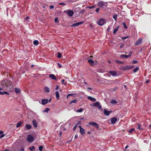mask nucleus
Masks as SVG:
<instances>
[{"mask_svg": "<svg viewBox=\"0 0 151 151\" xmlns=\"http://www.w3.org/2000/svg\"><path fill=\"white\" fill-rule=\"evenodd\" d=\"M134 67V66L132 65H125V66H121L120 67V69L122 70H127L131 69Z\"/></svg>", "mask_w": 151, "mask_h": 151, "instance_id": "1", "label": "nucleus"}, {"mask_svg": "<svg viewBox=\"0 0 151 151\" xmlns=\"http://www.w3.org/2000/svg\"><path fill=\"white\" fill-rule=\"evenodd\" d=\"M99 6L100 7H104L105 6H107L108 4L106 2H104L103 1H100L98 3Z\"/></svg>", "mask_w": 151, "mask_h": 151, "instance_id": "2", "label": "nucleus"}, {"mask_svg": "<svg viewBox=\"0 0 151 151\" xmlns=\"http://www.w3.org/2000/svg\"><path fill=\"white\" fill-rule=\"evenodd\" d=\"M105 20L103 19H100L98 22L97 24L100 26H102L106 23Z\"/></svg>", "mask_w": 151, "mask_h": 151, "instance_id": "3", "label": "nucleus"}, {"mask_svg": "<svg viewBox=\"0 0 151 151\" xmlns=\"http://www.w3.org/2000/svg\"><path fill=\"white\" fill-rule=\"evenodd\" d=\"M88 124L92 125L93 126H94L97 129H99V125L98 124L94 122H91L88 123Z\"/></svg>", "mask_w": 151, "mask_h": 151, "instance_id": "4", "label": "nucleus"}, {"mask_svg": "<svg viewBox=\"0 0 151 151\" xmlns=\"http://www.w3.org/2000/svg\"><path fill=\"white\" fill-rule=\"evenodd\" d=\"M94 106L96 107L99 109L102 108V106L99 102L97 101L96 103H94L93 104Z\"/></svg>", "mask_w": 151, "mask_h": 151, "instance_id": "5", "label": "nucleus"}, {"mask_svg": "<svg viewBox=\"0 0 151 151\" xmlns=\"http://www.w3.org/2000/svg\"><path fill=\"white\" fill-rule=\"evenodd\" d=\"M33 139V137L30 135H28L27 137V141L30 142H32Z\"/></svg>", "mask_w": 151, "mask_h": 151, "instance_id": "6", "label": "nucleus"}, {"mask_svg": "<svg viewBox=\"0 0 151 151\" xmlns=\"http://www.w3.org/2000/svg\"><path fill=\"white\" fill-rule=\"evenodd\" d=\"M7 81L6 80H4L2 81L1 83V85L4 87H5L8 86V84L6 83Z\"/></svg>", "mask_w": 151, "mask_h": 151, "instance_id": "7", "label": "nucleus"}, {"mask_svg": "<svg viewBox=\"0 0 151 151\" xmlns=\"http://www.w3.org/2000/svg\"><path fill=\"white\" fill-rule=\"evenodd\" d=\"M142 42V39L141 38H139L135 43V46H138L140 45Z\"/></svg>", "mask_w": 151, "mask_h": 151, "instance_id": "8", "label": "nucleus"}, {"mask_svg": "<svg viewBox=\"0 0 151 151\" xmlns=\"http://www.w3.org/2000/svg\"><path fill=\"white\" fill-rule=\"evenodd\" d=\"M65 11H65L64 12L65 13ZM66 11H68V12H67L68 15L70 17L72 16L74 14L72 10H66Z\"/></svg>", "mask_w": 151, "mask_h": 151, "instance_id": "9", "label": "nucleus"}, {"mask_svg": "<svg viewBox=\"0 0 151 151\" xmlns=\"http://www.w3.org/2000/svg\"><path fill=\"white\" fill-rule=\"evenodd\" d=\"M112 112L111 111H108L107 110L104 109V114L106 116H108Z\"/></svg>", "mask_w": 151, "mask_h": 151, "instance_id": "10", "label": "nucleus"}, {"mask_svg": "<svg viewBox=\"0 0 151 151\" xmlns=\"http://www.w3.org/2000/svg\"><path fill=\"white\" fill-rule=\"evenodd\" d=\"M83 22H77L75 23H74L73 24H72L70 25L71 27H77L78 25L82 24H83Z\"/></svg>", "mask_w": 151, "mask_h": 151, "instance_id": "11", "label": "nucleus"}, {"mask_svg": "<svg viewBox=\"0 0 151 151\" xmlns=\"http://www.w3.org/2000/svg\"><path fill=\"white\" fill-rule=\"evenodd\" d=\"M49 77L51 78V79L53 80H57V78L55 76L52 74H51L49 75Z\"/></svg>", "mask_w": 151, "mask_h": 151, "instance_id": "12", "label": "nucleus"}, {"mask_svg": "<svg viewBox=\"0 0 151 151\" xmlns=\"http://www.w3.org/2000/svg\"><path fill=\"white\" fill-rule=\"evenodd\" d=\"M109 73L113 76H116L117 73L116 71H111L109 72Z\"/></svg>", "mask_w": 151, "mask_h": 151, "instance_id": "13", "label": "nucleus"}, {"mask_svg": "<svg viewBox=\"0 0 151 151\" xmlns=\"http://www.w3.org/2000/svg\"><path fill=\"white\" fill-rule=\"evenodd\" d=\"M88 62L92 66H94L95 65L94 62L92 59H89L88 60Z\"/></svg>", "mask_w": 151, "mask_h": 151, "instance_id": "14", "label": "nucleus"}, {"mask_svg": "<svg viewBox=\"0 0 151 151\" xmlns=\"http://www.w3.org/2000/svg\"><path fill=\"white\" fill-rule=\"evenodd\" d=\"M48 101L47 99H43L41 101L42 104L45 105L47 103Z\"/></svg>", "mask_w": 151, "mask_h": 151, "instance_id": "15", "label": "nucleus"}, {"mask_svg": "<svg viewBox=\"0 0 151 151\" xmlns=\"http://www.w3.org/2000/svg\"><path fill=\"white\" fill-rule=\"evenodd\" d=\"M117 119L116 117H113L111 119V122L113 124L115 123V122L117 121Z\"/></svg>", "mask_w": 151, "mask_h": 151, "instance_id": "16", "label": "nucleus"}, {"mask_svg": "<svg viewBox=\"0 0 151 151\" xmlns=\"http://www.w3.org/2000/svg\"><path fill=\"white\" fill-rule=\"evenodd\" d=\"M32 123H33L34 126L35 127H37V126H38L37 124V123L36 120H33L32 121Z\"/></svg>", "mask_w": 151, "mask_h": 151, "instance_id": "17", "label": "nucleus"}, {"mask_svg": "<svg viewBox=\"0 0 151 151\" xmlns=\"http://www.w3.org/2000/svg\"><path fill=\"white\" fill-rule=\"evenodd\" d=\"M87 98L89 100L93 101H95L96 100V99L95 98L89 96H88L87 97Z\"/></svg>", "mask_w": 151, "mask_h": 151, "instance_id": "18", "label": "nucleus"}, {"mask_svg": "<svg viewBox=\"0 0 151 151\" xmlns=\"http://www.w3.org/2000/svg\"><path fill=\"white\" fill-rule=\"evenodd\" d=\"M80 132L82 135H83L85 134V130L82 127H81L80 129Z\"/></svg>", "mask_w": 151, "mask_h": 151, "instance_id": "19", "label": "nucleus"}, {"mask_svg": "<svg viewBox=\"0 0 151 151\" xmlns=\"http://www.w3.org/2000/svg\"><path fill=\"white\" fill-rule=\"evenodd\" d=\"M24 127H25L27 130H29L32 128L31 125L28 124H26L25 125Z\"/></svg>", "mask_w": 151, "mask_h": 151, "instance_id": "20", "label": "nucleus"}, {"mask_svg": "<svg viewBox=\"0 0 151 151\" xmlns=\"http://www.w3.org/2000/svg\"><path fill=\"white\" fill-rule=\"evenodd\" d=\"M44 91L46 93H49L50 92V89L47 87H45L44 89Z\"/></svg>", "mask_w": 151, "mask_h": 151, "instance_id": "21", "label": "nucleus"}, {"mask_svg": "<svg viewBox=\"0 0 151 151\" xmlns=\"http://www.w3.org/2000/svg\"><path fill=\"white\" fill-rule=\"evenodd\" d=\"M120 57L121 58H128L129 57V56L124 54H122L120 55Z\"/></svg>", "mask_w": 151, "mask_h": 151, "instance_id": "22", "label": "nucleus"}, {"mask_svg": "<svg viewBox=\"0 0 151 151\" xmlns=\"http://www.w3.org/2000/svg\"><path fill=\"white\" fill-rule=\"evenodd\" d=\"M22 124V122L21 121H19L17 123V124L16 125V127L17 128H18L19 127L21 126Z\"/></svg>", "mask_w": 151, "mask_h": 151, "instance_id": "23", "label": "nucleus"}, {"mask_svg": "<svg viewBox=\"0 0 151 151\" xmlns=\"http://www.w3.org/2000/svg\"><path fill=\"white\" fill-rule=\"evenodd\" d=\"M15 92L17 93H20V91L19 89L17 88H16L15 89Z\"/></svg>", "mask_w": 151, "mask_h": 151, "instance_id": "24", "label": "nucleus"}, {"mask_svg": "<svg viewBox=\"0 0 151 151\" xmlns=\"http://www.w3.org/2000/svg\"><path fill=\"white\" fill-rule=\"evenodd\" d=\"M55 94L57 99H58L60 97L59 92L58 91H56L55 92Z\"/></svg>", "mask_w": 151, "mask_h": 151, "instance_id": "25", "label": "nucleus"}, {"mask_svg": "<svg viewBox=\"0 0 151 151\" xmlns=\"http://www.w3.org/2000/svg\"><path fill=\"white\" fill-rule=\"evenodd\" d=\"M77 100L76 99H75V100H73L70 101L69 102V104H71L72 103L76 104L77 103Z\"/></svg>", "mask_w": 151, "mask_h": 151, "instance_id": "26", "label": "nucleus"}, {"mask_svg": "<svg viewBox=\"0 0 151 151\" xmlns=\"http://www.w3.org/2000/svg\"><path fill=\"white\" fill-rule=\"evenodd\" d=\"M39 42L37 40H35L33 41V44L35 46H37L38 45Z\"/></svg>", "mask_w": 151, "mask_h": 151, "instance_id": "27", "label": "nucleus"}, {"mask_svg": "<svg viewBox=\"0 0 151 151\" xmlns=\"http://www.w3.org/2000/svg\"><path fill=\"white\" fill-rule=\"evenodd\" d=\"M118 30V27H117L115 28L113 32V33L114 34H116V32Z\"/></svg>", "mask_w": 151, "mask_h": 151, "instance_id": "28", "label": "nucleus"}, {"mask_svg": "<svg viewBox=\"0 0 151 151\" xmlns=\"http://www.w3.org/2000/svg\"><path fill=\"white\" fill-rule=\"evenodd\" d=\"M119 83V81L118 80H113V82L112 83L117 84Z\"/></svg>", "mask_w": 151, "mask_h": 151, "instance_id": "29", "label": "nucleus"}, {"mask_svg": "<svg viewBox=\"0 0 151 151\" xmlns=\"http://www.w3.org/2000/svg\"><path fill=\"white\" fill-rule=\"evenodd\" d=\"M119 45H120V49L122 48L124 46V44L123 43H122L121 42L119 43Z\"/></svg>", "mask_w": 151, "mask_h": 151, "instance_id": "30", "label": "nucleus"}, {"mask_svg": "<svg viewBox=\"0 0 151 151\" xmlns=\"http://www.w3.org/2000/svg\"><path fill=\"white\" fill-rule=\"evenodd\" d=\"M139 69V67H137L133 70V71L134 72V73H136V72L138 71Z\"/></svg>", "mask_w": 151, "mask_h": 151, "instance_id": "31", "label": "nucleus"}, {"mask_svg": "<svg viewBox=\"0 0 151 151\" xmlns=\"http://www.w3.org/2000/svg\"><path fill=\"white\" fill-rule=\"evenodd\" d=\"M83 111V109L82 108H80L79 109L77 110L76 111L77 112H81Z\"/></svg>", "mask_w": 151, "mask_h": 151, "instance_id": "32", "label": "nucleus"}, {"mask_svg": "<svg viewBox=\"0 0 151 151\" xmlns=\"http://www.w3.org/2000/svg\"><path fill=\"white\" fill-rule=\"evenodd\" d=\"M111 104H116L117 103V101L116 100L113 99L111 101Z\"/></svg>", "mask_w": 151, "mask_h": 151, "instance_id": "33", "label": "nucleus"}, {"mask_svg": "<svg viewBox=\"0 0 151 151\" xmlns=\"http://www.w3.org/2000/svg\"><path fill=\"white\" fill-rule=\"evenodd\" d=\"M50 109L49 108H47L45 110H43V112L44 113L47 112L48 113Z\"/></svg>", "mask_w": 151, "mask_h": 151, "instance_id": "34", "label": "nucleus"}, {"mask_svg": "<svg viewBox=\"0 0 151 151\" xmlns=\"http://www.w3.org/2000/svg\"><path fill=\"white\" fill-rule=\"evenodd\" d=\"M61 56H62V55L59 52H58L57 53V57L58 58H60L61 57Z\"/></svg>", "mask_w": 151, "mask_h": 151, "instance_id": "35", "label": "nucleus"}, {"mask_svg": "<svg viewBox=\"0 0 151 151\" xmlns=\"http://www.w3.org/2000/svg\"><path fill=\"white\" fill-rule=\"evenodd\" d=\"M118 88L117 87H115L114 88H112L111 90V91H115Z\"/></svg>", "mask_w": 151, "mask_h": 151, "instance_id": "36", "label": "nucleus"}, {"mask_svg": "<svg viewBox=\"0 0 151 151\" xmlns=\"http://www.w3.org/2000/svg\"><path fill=\"white\" fill-rule=\"evenodd\" d=\"M43 146H40L39 147V150L40 151H42L43 149Z\"/></svg>", "mask_w": 151, "mask_h": 151, "instance_id": "37", "label": "nucleus"}, {"mask_svg": "<svg viewBox=\"0 0 151 151\" xmlns=\"http://www.w3.org/2000/svg\"><path fill=\"white\" fill-rule=\"evenodd\" d=\"M35 147L33 146H32L31 147H30L29 148V150L31 151H32L33 150H35Z\"/></svg>", "mask_w": 151, "mask_h": 151, "instance_id": "38", "label": "nucleus"}, {"mask_svg": "<svg viewBox=\"0 0 151 151\" xmlns=\"http://www.w3.org/2000/svg\"><path fill=\"white\" fill-rule=\"evenodd\" d=\"M58 17H55V22L56 23H58Z\"/></svg>", "mask_w": 151, "mask_h": 151, "instance_id": "39", "label": "nucleus"}, {"mask_svg": "<svg viewBox=\"0 0 151 151\" xmlns=\"http://www.w3.org/2000/svg\"><path fill=\"white\" fill-rule=\"evenodd\" d=\"M95 7H96V6L95 5L92 6H89L88 7V8L90 9H93V8H95Z\"/></svg>", "mask_w": 151, "mask_h": 151, "instance_id": "40", "label": "nucleus"}, {"mask_svg": "<svg viewBox=\"0 0 151 151\" xmlns=\"http://www.w3.org/2000/svg\"><path fill=\"white\" fill-rule=\"evenodd\" d=\"M117 15L116 14L114 15L113 17V18L115 19L116 21L117 20Z\"/></svg>", "mask_w": 151, "mask_h": 151, "instance_id": "41", "label": "nucleus"}, {"mask_svg": "<svg viewBox=\"0 0 151 151\" xmlns=\"http://www.w3.org/2000/svg\"><path fill=\"white\" fill-rule=\"evenodd\" d=\"M111 27L110 26H109L107 28V32H109V30H110V29H111Z\"/></svg>", "mask_w": 151, "mask_h": 151, "instance_id": "42", "label": "nucleus"}, {"mask_svg": "<svg viewBox=\"0 0 151 151\" xmlns=\"http://www.w3.org/2000/svg\"><path fill=\"white\" fill-rule=\"evenodd\" d=\"M106 81L108 83H112L113 82L112 80H106Z\"/></svg>", "mask_w": 151, "mask_h": 151, "instance_id": "43", "label": "nucleus"}, {"mask_svg": "<svg viewBox=\"0 0 151 151\" xmlns=\"http://www.w3.org/2000/svg\"><path fill=\"white\" fill-rule=\"evenodd\" d=\"M135 130L134 129L132 128L129 131V133H132L133 131Z\"/></svg>", "mask_w": 151, "mask_h": 151, "instance_id": "44", "label": "nucleus"}, {"mask_svg": "<svg viewBox=\"0 0 151 151\" xmlns=\"http://www.w3.org/2000/svg\"><path fill=\"white\" fill-rule=\"evenodd\" d=\"M123 25L124 26V27L125 29H127V27L125 23L123 22Z\"/></svg>", "mask_w": 151, "mask_h": 151, "instance_id": "45", "label": "nucleus"}, {"mask_svg": "<svg viewBox=\"0 0 151 151\" xmlns=\"http://www.w3.org/2000/svg\"><path fill=\"white\" fill-rule=\"evenodd\" d=\"M75 94H74V93H70L68 95L67 97H68V96H73L74 95H75Z\"/></svg>", "mask_w": 151, "mask_h": 151, "instance_id": "46", "label": "nucleus"}, {"mask_svg": "<svg viewBox=\"0 0 151 151\" xmlns=\"http://www.w3.org/2000/svg\"><path fill=\"white\" fill-rule=\"evenodd\" d=\"M137 62V61L136 60H134L132 62V63L133 64L136 63Z\"/></svg>", "mask_w": 151, "mask_h": 151, "instance_id": "47", "label": "nucleus"}, {"mask_svg": "<svg viewBox=\"0 0 151 151\" xmlns=\"http://www.w3.org/2000/svg\"><path fill=\"white\" fill-rule=\"evenodd\" d=\"M59 4L60 5H63V6H65L66 5V4L65 3H59Z\"/></svg>", "mask_w": 151, "mask_h": 151, "instance_id": "48", "label": "nucleus"}, {"mask_svg": "<svg viewBox=\"0 0 151 151\" xmlns=\"http://www.w3.org/2000/svg\"><path fill=\"white\" fill-rule=\"evenodd\" d=\"M132 53V51H130L129 52V55H128V56H129V57H130Z\"/></svg>", "mask_w": 151, "mask_h": 151, "instance_id": "49", "label": "nucleus"}, {"mask_svg": "<svg viewBox=\"0 0 151 151\" xmlns=\"http://www.w3.org/2000/svg\"><path fill=\"white\" fill-rule=\"evenodd\" d=\"M77 127V125H75V126L73 128V130L74 131L76 129Z\"/></svg>", "mask_w": 151, "mask_h": 151, "instance_id": "50", "label": "nucleus"}, {"mask_svg": "<svg viewBox=\"0 0 151 151\" xmlns=\"http://www.w3.org/2000/svg\"><path fill=\"white\" fill-rule=\"evenodd\" d=\"M99 8H98L97 9H96L95 10V11L97 12H99Z\"/></svg>", "mask_w": 151, "mask_h": 151, "instance_id": "51", "label": "nucleus"}, {"mask_svg": "<svg viewBox=\"0 0 151 151\" xmlns=\"http://www.w3.org/2000/svg\"><path fill=\"white\" fill-rule=\"evenodd\" d=\"M5 136L4 134H2L0 136V138H2L3 137Z\"/></svg>", "mask_w": 151, "mask_h": 151, "instance_id": "52", "label": "nucleus"}, {"mask_svg": "<svg viewBox=\"0 0 151 151\" xmlns=\"http://www.w3.org/2000/svg\"><path fill=\"white\" fill-rule=\"evenodd\" d=\"M62 81L63 82V84H64L65 85H66L67 84V83H64V82L65 81V80L64 79L62 80Z\"/></svg>", "mask_w": 151, "mask_h": 151, "instance_id": "53", "label": "nucleus"}, {"mask_svg": "<svg viewBox=\"0 0 151 151\" xmlns=\"http://www.w3.org/2000/svg\"><path fill=\"white\" fill-rule=\"evenodd\" d=\"M54 8V6L52 5H51L50 6V9H52Z\"/></svg>", "mask_w": 151, "mask_h": 151, "instance_id": "54", "label": "nucleus"}, {"mask_svg": "<svg viewBox=\"0 0 151 151\" xmlns=\"http://www.w3.org/2000/svg\"><path fill=\"white\" fill-rule=\"evenodd\" d=\"M4 94H7V95H9V93L8 92H7L6 91H4Z\"/></svg>", "mask_w": 151, "mask_h": 151, "instance_id": "55", "label": "nucleus"}, {"mask_svg": "<svg viewBox=\"0 0 151 151\" xmlns=\"http://www.w3.org/2000/svg\"><path fill=\"white\" fill-rule=\"evenodd\" d=\"M118 62L120 64H122L123 63V62L121 61H118Z\"/></svg>", "mask_w": 151, "mask_h": 151, "instance_id": "56", "label": "nucleus"}, {"mask_svg": "<svg viewBox=\"0 0 151 151\" xmlns=\"http://www.w3.org/2000/svg\"><path fill=\"white\" fill-rule=\"evenodd\" d=\"M58 65L60 68H61L62 67V66L60 65V64L59 63H58Z\"/></svg>", "mask_w": 151, "mask_h": 151, "instance_id": "57", "label": "nucleus"}, {"mask_svg": "<svg viewBox=\"0 0 151 151\" xmlns=\"http://www.w3.org/2000/svg\"><path fill=\"white\" fill-rule=\"evenodd\" d=\"M138 126L137 129H141L140 127L139 124H138Z\"/></svg>", "mask_w": 151, "mask_h": 151, "instance_id": "58", "label": "nucleus"}, {"mask_svg": "<svg viewBox=\"0 0 151 151\" xmlns=\"http://www.w3.org/2000/svg\"><path fill=\"white\" fill-rule=\"evenodd\" d=\"M59 86H58L57 85L56 86V87L55 88V90H58V89H59Z\"/></svg>", "mask_w": 151, "mask_h": 151, "instance_id": "59", "label": "nucleus"}, {"mask_svg": "<svg viewBox=\"0 0 151 151\" xmlns=\"http://www.w3.org/2000/svg\"><path fill=\"white\" fill-rule=\"evenodd\" d=\"M0 94L1 95H3L4 94V91L2 92L1 91H0Z\"/></svg>", "mask_w": 151, "mask_h": 151, "instance_id": "60", "label": "nucleus"}, {"mask_svg": "<svg viewBox=\"0 0 151 151\" xmlns=\"http://www.w3.org/2000/svg\"><path fill=\"white\" fill-rule=\"evenodd\" d=\"M80 122H78L75 125H77V126L78 125H79L80 124Z\"/></svg>", "mask_w": 151, "mask_h": 151, "instance_id": "61", "label": "nucleus"}, {"mask_svg": "<svg viewBox=\"0 0 151 151\" xmlns=\"http://www.w3.org/2000/svg\"><path fill=\"white\" fill-rule=\"evenodd\" d=\"M87 89L88 90H92V88H90V87L87 88Z\"/></svg>", "mask_w": 151, "mask_h": 151, "instance_id": "62", "label": "nucleus"}, {"mask_svg": "<svg viewBox=\"0 0 151 151\" xmlns=\"http://www.w3.org/2000/svg\"><path fill=\"white\" fill-rule=\"evenodd\" d=\"M78 137V135L77 134H76L75 136V138H77V137Z\"/></svg>", "mask_w": 151, "mask_h": 151, "instance_id": "63", "label": "nucleus"}, {"mask_svg": "<svg viewBox=\"0 0 151 151\" xmlns=\"http://www.w3.org/2000/svg\"><path fill=\"white\" fill-rule=\"evenodd\" d=\"M3 133V131H0V134H1Z\"/></svg>", "mask_w": 151, "mask_h": 151, "instance_id": "64", "label": "nucleus"}]
</instances>
